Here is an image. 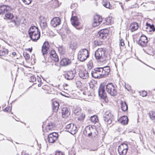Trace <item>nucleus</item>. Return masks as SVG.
<instances>
[{
	"label": "nucleus",
	"instance_id": "nucleus-43",
	"mask_svg": "<svg viewBox=\"0 0 155 155\" xmlns=\"http://www.w3.org/2000/svg\"><path fill=\"white\" fill-rule=\"evenodd\" d=\"M74 113L76 115H79L81 114V109L80 108H78L74 109Z\"/></svg>",
	"mask_w": 155,
	"mask_h": 155
},
{
	"label": "nucleus",
	"instance_id": "nucleus-58",
	"mask_svg": "<svg viewBox=\"0 0 155 155\" xmlns=\"http://www.w3.org/2000/svg\"><path fill=\"white\" fill-rule=\"evenodd\" d=\"M122 130L121 128H118V129L117 130H118L119 132H120L121 131V130Z\"/></svg>",
	"mask_w": 155,
	"mask_h": 155
},
{
	"label": "nucleus",
	"instance_id": "nucleus-39",
	"mask_svg": "<svg viewBox=\"0 0 155 155\" xmlns=\"http://www.w3.org/2000/svg\"><path fill=\"white\" fill-rule=\"evenodd\" d=\"M146 25L148 27H149L150 29V31H155V28H154L153 25H151L150 24H148V23H147Z\"/></svg>",
	"mask_w": 155,
	"mask_h": 155
},
{
	"label": "nucleus",
	"instance_id": "nucleus-6",
	"mask_svg": "<svg viewBox=\"0 0 155 155\" xmlns=\"http://www.w3.org/2000/svg\"><path fill=\"white\" fill-rule=\"evenodd\" d=\"M106 86L101 84L98 89L99 96L102 98L104 99L107 97V93L105 91Z\"/></svg>",
	"mask_w": 155,
	"mask_h": 155
},
{
	"label": "nucleus",
	"instance_id": "nucleus-55",
	"mask_svg": "<svg viewBox=\"0 0 155 155\" xmlns=\"http://www.w3.org/2000/svg\"><path fill=\"white\" fill-rule=\"evenodd\" d=\"M107 23V25H109L110 23V20L109 19V18H107V19L106 20Z\"/></svg>",
	"mask_w": 155,
	"mask_h": 155
},
{
	"label": "nucleus",
	"instance_id": "nucleus-50",
	"mask_svg": "<svg viewBox=\"0 0 155 155\" xmlns=\"http://www.w3.org/2000/svg\"><path fill=\"white\" fill-rule=\"evenodd\" d=\"M140 95L143 97H145L147 95V92L145 91H143L141 92H140Z\"/></svg>",
	"mask_w": 155,
	"mask_h": 155
},
{
	"label": "nucleus",
	"instance_id": "nucleus-54",
	"mask_svg": "<svg viewBox=\"0 0 155 155\" xmlns=\"http://www.w3.org/2000/svg\"><path fill=\"white\" fill-rule=\"evenodd\" d=\"M120 45L121 46H124V40L123 39H121L120 40Z\"/></svg>",
	"mask_w": 155,
	"mask_h": 155
},
{
	"label": "nucleus",
	"instance_id": "nucleus-31",
	"mask_svg": "<svg viewBox=\"0 0 155 155\" xmlns=\"http://www.w3.org/2000/svg\"><path fill=\"white\" fill-rule=\"evenodd\" d=\"M92 130V131H91V137L92 138H94L97 135L98 132L95 128H93Z\"/></svg>",
	"mask_w": 155,
	"mask_h": 155
},
{
	"label": "nucleus",
	"instance_id": "nucleus-21",
	"mask_svg": "<svg viewBox=\"0 0 155 155\" xmlns=\"http://www.w3.org/2000/svg\"><path fill=\"white\" fill-rule=\"evenodd\" d=\"M61 113L62 117L65 118L68 117L70 114L69 109L66 107L62 109Z\"/></svg>",
	"mask_w": 155,
	"mask_h": 155
},
{
	"label": "nucleus",
	"instance_id": "nucleus-16",
	"mask_svg": "<svg viewBox=\"0 0 155 155\" xmlns=\"http://www.w3.org/2000/svg\"><path fill=\"white\" fill-rule=\"evenodd\" d=\"M102 21V19L101 17L96 16L94 17L93 22V26L94 27L99 25Z\"/></svg>",
	"mask_w": 155,
	"mask_h": 155
},
{
	"label": "nucleus",
	"instance_id": "nucleus-44",
	"mask_svg": "<svg viewBox=\"0 0 155 155\" xmlns=\"http://www.w3.org/2000/svg\"><path fill=\"white\" fill-rule=\"evenodd\" d=\"M102 68L103 70L106 71L107 74H109L110 72V69L109 66H107Z\"/></svg>",
	"mask_w": 155,
	"mask_h": 155
},
{
	"label": "nucleus",
	"instance_id": "nucleus-32",
	"mask_svg": "<svg viewBox=\"0 0 155 155\" xmlns=\"http://www.w3.org/2000/svg\"><path fill=\"white\" fill-rule=\"evenodd\" d=\"M40 25L42 30H44L47 27L46 22L45 21H42L41 22Z\"/></svg>",
	"mask_w": 155,
	"mask_h": 155
},
{
	"label": "nucleus",
	"instance_id": "nucleus-37",
	"mask_svg": "<svg viewBox=\"0 0 155 155\" xmlns=\"http://www.w3.org/2000/svg\"><path fill=\"white\" fill-rule=\"evenodd\" d=\"M5 16L7 19H11L13 17L12 14L9 12H8L6 13Z\"/></svg>",
	"mask_w": 155,
	"mask_h": 155
},
{
	"label": "nucleus",
	"instance_id": "nucleus-48",
	"mask_svg": "<svg viewBox=\"0 0 155 155\" xmlns=\"http://www.w3.org/2000/svg\"><path fill=\"white\" fill-rule=\"evenodd\" d=\"M87 66L88 68L90 70L92 68L93 64L92 63H91V62L90 61L88 63V64H87Z\"/></svg>",
	"mask_w": 155,
	"mask_h": 155
},
{
	"label": "nucleus",
	"instance_id": "nucleus-33",
	"mask_svg": "<svg viewBox=\"0 0 155 155\" xmlns=\"http://www.w3.org/2000/svg\"><path fill=\"white\" fill-rule=\"evenodd\" d=\"M77 47V44L75 42L71 41L70 45V48L72 50L76 49Z\"/></svg>",
	"mask_w": 155,
	"mask_h": 155
},
{
	"label": "nucleus",
	"instance_id": "nucleus-1",
	"mask_svg": "<svg viewBox=\"0 0 155 155\" xmlns=\"http://www.w3.org/2000/svg\"><path fill=\"white\" fill-rule=\"evenodd\" d=\"M95 57L96 59L101 62H104L108 59L105 49L98 48L95 52Z\"/></svg>",
	"mask_w": 155,
	"mask_h": 155
},
{
	"label": "nucleus",
	"instance_id": "nucleus-18",
	"mask_svg": "<svg viewBox=\"0 0 155 155\" xmlns=\"http://www.w3.org/2000/svg\"><path fill=\"white\" fill-rule=\"evenodd\" d=\"M11 9V7L7 5H1L0 6V15H3L5 12L10 11Z\"/></svg>",
	"mask_w": 155,
	"mask_h": 155
},
{
	"label": "nucleus",
	"instance_id": "nucleus-25",
	"mask_svg": "<svg viewBox=\"0 0 155 155\" xmlns=\"http://www.w3.org/2000/svg\"><path fill=\"white\" fill-rule=\"evenodd\" d=\"M130 27L131 31L132 32H133L137 29L138 28V25L137 23L134 22L131 24Z\"/></svg>",
	"mask_w": 155,
	"mask_h": 155
},
{
	"label": "nucleus",
	"instance_id": "nucleus-4",
	"mask_svg": "<svg viewBox=\"0 0 155 155\" xmlns=\"http://www.w3.org/2000/svg\"><path fill=\"white\" fill-rule=\"evenodd\" d=\"M128 150V145L126 143H122L118 147V151L120 155H125Z\"/></svg>",
	"mask_w": 155,
	"mask_h": 155
},
{
	"label": "nucleus",
	"instance_id": "nucleus-47",
	"mask_svg": "<svg viewBox=\"0 0 155 155\" xmlns=\"http://www.w3.org/2000/svg\"><path fill=\"white\" fill-rule=\"evenodd\" d=\"M11 107L10 106H9L4 109L3 111L6 112H8L9 111H11Z\"/></svg>",
	"mask_w": 155,
	"mask_h": 155
},
{
	"label": "nucleus",
	"instance_id": "nucleus-40",
	"mask_svg": "<svg viewBox=\"0 0 155 155\" xmlns=\"http://www.w3.org/2000/svg\"><path fill=\"white\" fill-rule=\"evenodd\" d=\"M79 115H80L78 117V120L80 121L83 120L85 118V114L83 113H81Z\"/></svg>",
	"mask_w": 155,
	"mask_h": 155
},
{
	"label": "nucleus",
	"instance_id": "nucleus-45",
	"mask_svg": "<svg viewBox=\"0 0 155 155\" xmlns=\"http://www.w3.org/2000/svg\"><path fill=\"white\" fill-rule=\"evenodd\" d=\"M36 81V78L34 76L32 75L30 77L29 81L31 82H34Z\"/></svg>",
	"mask_w": 155,
	"mask_h": 155
},
{
	"label": "nucleus",
	"instance_id": "nucleus-10",
	"mask_svg": "<svg viewBox=\"0 0 155 155\" xmlns=\"http://www.w3.org/2000/svg\"><path fill=\"white\" fill-rule=\"evenodd\" d=\"M148 42L147 38L144 35L141 36L139 40L138 43L142 47H145L147 46Z\"/></svg>",
	"mask_w": 155,
	"mask_h": 155
},
{
	"label": "nucleus",
	"instance_id": "nucleus-8",
	"mask_svg": "<svg viewBox=\"0 0 155 155\" xmlns=\"http://www.w3.org/2000/svg\"><path fill=\"white\" fill-rule=\"evenodd\" d=\"M108 32L106 29L101 30L98 32L97 36L100 39H105L108 35Z\"/></svg>",
	"mask_w": 155,
	"mask_h": 155
},
{
	"label": "nucleus",
	"instance_id": "nucleus-38",
	"mask_svg": "<svg viewBox=\"0 0 155 155\" xmlns=\"http://www.w3.org/2000/svg\"><path fill=\"white\" fill-rule=\"evenodd\" d=\"M100 70L101 72V77L102 78H103L104 77H105V76H107L108 74H107L106 71H105L103 70L102 69V68H100Z\"/></svg>",
	"mask_w": 155,
	"mask_h": 155
},
{
	"label": "nucleus",
	"instance_id": "nucleus-15",
	"mask_svg": "<svg viewBox=\"0 0 155 155\" xmlns=\"http://www.w3.org/2000/svg\"><path fill=\"white\" fill-rule=\"evenodd\" d=\"M79 76L83 79H86L88 78L89 73L86 70H81L79 71Z\"/></svg>",
	"mask_w": 155,
	"mask_h": 155
},
{
	"label": "nucleus",
	"instance_id": "nucleus-36",
	"mask_svg": "<svg viewBox=\"0 0 155 155\" xmlns=\"http://www.w3.org/2000/svg\"><path fill=\"white\" fill-rule=\"evenodd\" d=\"M58 50L61 54H63L65 52V49L62 46H59L58 48Z\"/></svg>",
	"mask_w": 155,
	"mask_h": 155
},
{
	"label": "nucleus",
	"instance_id": "nucleus-51",
	"mask_svg": "<svg viewBox=\"0 0 155 155\" xmlns=\"http://www.w3.org/2000/svg\"><path fill=\"white\" fill-rule=\"evenodd\" d=\"M24 56L26 59H28L30 58L29 54L27 53H24Z\"/></svg>",
	"mask_w": 155,
	"mask_h": 155
},
{
	"label": "nucleus",
	"instance_id": "nucleus-61",
	"mask_svg": "<svg viewBox=\"0 0 155 155\" xmlns=\"http://www.w3.org/2000/svg\"><path fill=\"white\" fill-rule=\"evenodd\" d=\"M83 94H85L84 93V92H83Z\"/></svg>",
	"mask_w": 155,
	"mask_h": 155
},
{
	"label": "nucleus",
	"instance_id": "nucleus-5",
	"mask_svg": "<svg viewBox=\"0 0 155 155\" xmlns=\"http://www.w3.org/2000/svg\"><path fill=\"white\" fill-rule=\"evenodd\" d=\"M66 129L67 131L72 134H75L77 131L76 126L72 123L67 125L66 127Z\"/></svg>",
	"mask_w": 155,
	"mask_h": 155
},
{
	"label": "nucleus",
	"instance_id": "nucleus-53",
	"mask_svg": "<svg viewBox=\"0 0 155 155\" xmlns=\"http://www.w3.org/2000/svg\"><path fill=\"white\" fill-rule=\"evenodd\" d=\"M55 155H65L62 152L57 151L56 152Z\"/></svg>",
	"mask_w": 155,
	"mask_h": 155
},
{
	"label": "nucleus",
	"instance_id": "nucleus-11",
	"mask_svg": "<svg viewBox=\"0 0 155 155\" xmlns=\"http://www.w3.org/2000/svg\"><path fill=\"white\" fill-rule=\"evenodd\" d=\"M76 71L74 69L68 71L64 74L65 78L67 80H71L75 76Z\"/></svg>",
	"mask_w": 155,
	"mask_h": 155
},
{
	"label": "nucleus",
	"instance_id": "nucleus-49",
	"mask_svg": "<svg viewBox=\"0 0 155 155\" xmlns=\"http://www.w3.org/2000/svg\"><path fill=\"white\" fill-rule=\"evenodd\" d=\"M22 1L26 4L29 5L31 3V0H22Z\"/></svg>",
	"mask_w": 155,
	"mask_h": 155
},
{
	"label": "nucleus",
	"instance_id": "nucleus-23",
	"mask_svg": "<svg viewBox=\"0 0 155 155\" xmlns=\"http://www.w3.org/2000/svg\"><path fill=\"white\" fill-rule=\"evenodd\" d=\"M71 21L73 25L76 27H76L79 25V22L77 17L76 16L72 17L71 18Z\"/></svg>",
	"mask_w": 155,
	"mask_h": 155
},
{
	"label": "nucleus",
	"instance_id": "nucleus-20",
	"mask_svg": "<svg viewBox=\"0 0 155 155\" xmlns=\"http://www.w3.org/2000/svg\"><path fill=\"white\" fill-rule=\"evenodd\" d=\"M71 60L66 58L62 59L60 61V65L63 66L69 65L71 64Z\"/></svg>",
	"mask_w": 155,
	"mask_h": 155
},
{
	"label": "nucleus",
	"instance_id": "nucleus-56",
	"mask_svg": "<svg viewBox=\"0 0 155 155\" xmlns=\"http://www.w3.org/2000/svg\"><path fill=\"white\" fill-rule=\"evenodd\" d=\"M125 87L127 89V90L128 91L130 90V89H131V88H130V87H128V88H127V86H126Z\"/></svg>",
	"mask_w": 155,
	"mask_h": 155
},
{
	"label": "nucleus",
	"instance_id": "nucleus-29",
	"mask_svg": "<svg viewBox=\"0 0 155 155\" xmlns=\"http://www.w3.org/2000/svg\"><path fill=\"white\" fill-rule=\"evenodd\" d=\"M59 107V104L58 102L55 101L53 103V109L54 112H57Z\"/></svg>",
	"mask_w": 155,
	"mask_h": 155
},
{
	"label": "nucleus",
	"instance_id": "nucleus-17",
	"mask_svg": "<svg viewBox=\"0 0 155 155\" xmlns=\"http://www.w3.org/2000/svg\"><path fill=\"white\" fill-rule=\"evenodd\" d=\"M49 48V44L48 42H45L44 43L41 49V52L42 54L44 57L45 55L47 53Z\"/></svg>",
	"mask_w": 155,
	"mask_h": 155
},
{
	"label": "nucleus",
	"instance_id": "nucleus-41",
	"mask_svg": "<svg viewBox=\"0 0 155 155\" xmlns=\"http://www.w3.org/2000/svg\"><path fill=\"white\" fill-rule=\"evenodd\" d=\"M16 25V22L15 21H11L9 23V26L10 27H14Z\"/></svg>",
	"mask_w": 155,
	"mask_h": 155
},
{
	"label": "nucleus",
	"instance_id": "nucleus-7",
	"mask_svg": "<svg viewBox=\"0 0 155 155\" xmlns=\"http://www.w3.org/2000/svg\"><path fill=\"white\" fill-rule=\"evenodd\" d=\"M58 134L56 132L50 133L48 136V140L50 143H53L55 142L58 138Z\"/></svg>",
	"mask_w": 155,
	"mask_h": 155
},
{
	"label": "nucleus",
	"instance_id": "nucleus-57",
	"mask_svg": "<svg viewBox=\"0 0 155 155\" xmlns=\"http://www.w3.org/2000/svg\"><path fill=\"white\" fill-rule=\"evenodd\" d=\"M53 2H54V3L56 4H58V1L56 0H54L53 1Z\"/></svg>",
	"mask_w": 155,
	"mask_h": 155
},
{
	"label": "nucleus",
	"instance_id": "nucleus-14",
	"mask_svg": "<svg viewBox=\"0 0 155 155\" xmlns=\"http://www.w3.org/2000/svg\"><path fill=\"white\" fill-rule=\"evenodd\" d=\"M35 33L29 35V37L34 41H36L38 40L40 37V31H35Z\"/></svg>",
	"mask_w": 155,
	"mask_h": 155
},
{
	"label": "nucleus",
	"instance_id": "nucleus-24",
	"mask_svg": "<svg viewBox=\"0 0 155 155\" xmlns=\"http://www.w3.org/2000/svg\"><path fill=\"white\" fill-rule=\"evenodd\" d=\"M118 121L122 124L125 125L128 124V119L127 117L124 116L120 118Z\"/></svg>",
	"mask_w": 155,
	"mask_h": 155
},
{
	"label": "nucleus",
	"instance_id": "nucleus-30",
	"mask_svg": "<svg viewBox=\"0 0 155 155\" xmlns=\"http://www.w3.org/2000/svg\"><path fill=\"white\" fill-rule=\"evenodd\" d=\"M54 125L53 123L52 122L48 124L46 126L45 128L46 131L48 132L50 130H52L53 128Z\"/></svg>",
	"mask_w": 155,
	"mask_h": 155
},
{
	"label": "nucleus",
	"instance_id": "nucleus-42",
	"mask_svg": "<svg viewBox=\"0 0 155 155\" xmlns=\"http://www.w3.org/2000/svg\"><path fill=\"white\" fill-rule=\"evenodd\" d=\"M8 53V51L7 49H5L4 51H0V56H3L5 54H7Z\"/></svg>",
	"mask_w": 155,
	"mask_h": 155
},
{
	"label": "nucleus",
	"instance_id": "nucleus-19",
	"mask_svg": "<svg viewBox=\"0 0 155 155\" xmlns=\"http://www.w3.org/2000/svg\"><path fill=\"white\" fill-rule=\"evenodd\" d=\"M50 57L52 60L55 62H58L59 61L58 56L54 50H52L50 52Z\"/></svg>",
	"mask_w": 155,
	"mask_h": 155
},
{
	"label": "nucleus",
	"instance_id": "nucleus-2",
	"mask_svg": "<svg viewBox=\"0 0 155 155\" xmlns=\"http://www.w3.org/2000/svg\"><path fill=\"white\" fill-rule=\"evenodd\" d=\"M106 90L107 92L111 96H114L117 94V87L112 83H109L106 86Z\"/></svg>",
	"mask_w": 155,
	"mask_h": 155
},
{
	"label": "nucleus",
	"instance_id": "nucleus-27",
	"mask_svg": "<svg viewBox=\"0 0 155 155\" xmlns=\"http://www.w3.org/2000/svg\"><path fill=\"white\" fill-rule=\"evenodd\" d=\"M120 104L121 105V107L122 110L124 111H125L127 110V105L125 101H121L120 102Z\"/></svg>",
	"mask_w": 155,
	"mask_h": 155
},
{
	"label": "nucleus",
	"instance_id": "nucleus-22",
	"mask_svg": "<svg viewBox=\"0 0 155 155\" xmlns=\"http://www.w3.org/2000/svg\"><path fill=\"white\" fill-rule=\"evenodd\" d=\"M93 127L89 126H87L84 130L83 133L84 135H88L89 137H91V131H92Z\"/></svg>",
	"mask_w": 155,
	"mask_h": 155
},
{
	"label": "nucleus",
	"instance_id": "nucleus-9",
	"mask_svg": "<svg viewBox=\"0 0 155 155\" xmlns=\"http://www.w3.org/2000/svg\"><path fill=\"white\" fill-rule=\"evenodd\" d=\"M92 76L95 78H101V74L100 68H95L91 73Z\"/></svg>",
	"mask_w": 155,
	"mask_h": 155
},
{
	"label": "nucleus",
	"instance_id": "nucleus-28",
	"mask_svg": "<svg viewBox=\"0 0 155 155\" xmlns=\"http://www.w3.org/2000/svg\"><path fill=\"white\" fill-rule=\"evenodd\" d=\"M39 30L38 28V27L35 26H33L31 27L28 30V35H31V34L35 33V31H37Z\"/></svg>",
	"mask_w": 155,
	"mask_h": 155
},
{
	"label": "nucleus",
	"instance_id": "nucleus-34",
	"mask_svg": "<svg viewBox=\"0 0 155 155\" xmlns=\"http://www.w3.org/2000/svg\"><path fill=\"white\" fill-rule=\"evenodd\" d=\"M150 118L153 120H155V112L152 111H150L149 113Z\"/></svg>",
	"mask_w": 155,
	"mask_h": 155
},
{
	"label": "nucleus",
	"instance_id": "nucleus-62",
	"mask_svg": "<svg viewBox=\"0 0 155 155\" xmlns=\"http://www.w3.org/2000/svg\"><path fill=\"white\" fill-rule=\"evenodd\" d=\"M57 6H58V5H56V7H57Z\"/></svg>",
	"mask_w": 155,
	"mask_h": 155
},
{
	"label": "nucleus",
	"instance_id": "nucleus-46",
	"mask_svg": "<svg viewBox=\"0 0 155 155\" xmlns=\"http://www.w3.org/2000/svg\"><path fill=\"white\" fill-rule=\"evenodd\" d=\"M78 6V4L77 3L72 4L71 5V8L73 9H75Z\"/></svg>",
	"mask_w": 155,
	"mask_h": 155
},
{
	"label": "nucleus",
	"instance_id": "nucleus-52",
	"mask_svg": "<svg viewBox=\"0 0 155 155\" xmlns=\"http://www.w3.org/2000/svg\"><path fill=\"white\" fill-rule=\"evenodd\" d=\"M94 44L96 46H99L101 45L102 44V41H95L94 42Z\"/></svg>",
	"mask_w": 155,
	"mask_h": 155
},
{
	"label": "nucleus",
	"instance_id": "nucleus-12",
	"mask_svg": "<svg viewBox=\"0 0 155 155\" xmlns=\"http://www.w3.org/2000/svg\"><path fill=\"white\" fill-rule=\"evenodd\" d=\"M61 22V19L59 17H54L51 21V25L54 27L59 25Z\"/></svg>",
	"mask_w": 155,
	"mask_h": 155
},
{
	"label": "nucleus",
	"instance_id": "nucleus-26",
	"mask_svg": "<svg viewBox=\"0 0 155 155\" xmlns=\"http://www.w3.org/2000/svg\"><path fill=\"white\" fill-rule=\"evenodd\" d=\"M102 4L106 8L112 9V7L110 5V2L107 0H103Z\"/></svg>",
	"mask_w": 155,
	"mask_h": 155
},
{
	"label": "nucleus",
	"instance_id": "nucleus-13",
	"mask_svg": "<svg viewBox=\"0 0 155 155\" xmlns=\"http://www.w3.org/2000/svg\"><path fill=\"white\" fill-rule=\"evenodd\" d=\"M112 115L108 112H106L104 116V120L107 123V124H110L111 123Z\"/></svg>",
	"mask_w": 155,
	"mask_h": 155
},
{
	"label": "nucleus",
	"instance_id": "nucleus-35",
	"mask_svg": "<svg viewBox=\"0 0 155 155\" xmlns=\"http://www.w3.org/2000/svg\"><path fill=\"white\" fill-rule=\"evenodd\" d=\"M90 120L91 122L94 123H96L98 121V117L96 115L91 116L90 118Z\"/></svg>",
	"mask_w": 155,
	"mask_h": 155
},
{
	"label": "nucleus",
	"instance_id": "nucleus-59",
	"mask_svg": "<svg viewBox=\"0 0 155 155\" xmlns=\"http://www.w3.org/2000/svg\"><path fill=\"white\" fill-rule=\"evenodd\" d=\"M12 55L13 56H15L16 55V53L15 52H13L12 53Z\"/></svg>",
	"mask_w": 155,
	"mask_h": 155
},
{
	"label": "nucleus",
	"instance_id": "nucleus-3",
	"mask_svg": "<svg viewBox=\"0 0 155 155\" xmlns=\"http://www.w3.org/2000/svg\"><path fill=\"white\" fill-rule=\"evenodd\" d=\"M89 56L88 51L86 49H81L78 54V58L81 61H85Z\"/></svg>",
	"mask_w": 155,
	"mask_h": 155
},
{
	"label": "nucleus",
	"instance_id": "nucleus-60",
	"mask_svg": "<svg viewBox=\"0 0 155 155\" xmlns=\"http://www.w3.org/2000/svg\"><path fill=\"white\" fill-rule=\"evenodd\" d=\"M41 84H38V87H41Z\"/></svg>",
	"mask_w": 155,
	"mask_h": 155
}]
</instances>
